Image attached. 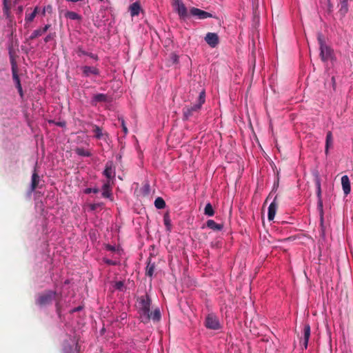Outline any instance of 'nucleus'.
<instances>
[{
	"label": "nucleus",
	"mask_w": 353,
	"mask_h": 353,
	"mask_svg": "<svg viewBox=\"0 0 353 353\" xmlns=\"http://www.w3.org/2000/svg\"><path fill=\"white\" fill-rule=\"evenodd\" d=\"M137 309L142 321L148 322L150 319L159 321L161 319V313L158 308L154 311L150 310L152 300L148 294L139 296L137 299Z\"/></svg>",
	"instance_id": "obj_1"
},
{
	"label": "nucleus",
	"mask_w": 353,
	"mask_h": 353,
	"mask_svg": "<svg viewBox=\"0 0 353 353\" xmlns=\"http://www.w3.org/2000/svg\"><path fill=\"white\" fill-rule=\"evenodd\" d=\"M205 101V94L204 91L200 92L199 98L194 104L185 105L182 109L183 120L188 121L192 117H196Z\"/></svg>",
	"instance_id": "obj_2"
},
{
	"label": "nucleus",
	"mask_w": 353,
	"mask_h": 353,
	"mask_svg": "<svg viewBox=\"0 0 353 353\" xmlns=\"http://www.w3.org/2000/svg\"><path fill=\"white\" fill-rule=\"evenodd\" d=\"M53 300H56L57 310H59V299H57V293L55 291L47 290L38 295L36 299V304L41 306H46L50 305Z\"/></svg>",
	"instance_id": "obj_3"
},
{
	"label": "nucleus",
	"mask_w": 353,
	"mask_h": 353,
	"mask_svg": "<svg viewBox=\"0 0 353 353\" xmlns=\"http://www.w3.org/2000/svg\"><path fill=\"white\" fill-rule=\"evenodd\" d=\"M320 47V57L323 62L332 59L333 57V50L330 47L326 45L325 38L321 33H319L317 36Z\"/></svg>",
	"instance_id": "obj_4"
},
{
	"label": "nucleus",
	"mask_w": 353,
	"mask_h": 353,
	"mask_svg": "<svg viewBox=\"0 0 353 353\" xmlns=\"http://www.w3.org/2000/svg\"><path fill=\"white\" fill-rule=\"evenodd\" d=\"M315 185L316 187V194L318 197V203H317V209L319 212L320 214V220L321 223H323V201L321 199V179L317 174L315 177Z\"/></svg>",
	"instance_id": "obj_5"
},
{
	"label": "nucleus",
	"mask_w": 353,
	"mask_h": 353,
	"mask_svg": "<svg viewBox=\"0 0 353 353\" xmlns=\"http://www.w3.org/2000/svg\"><path fill=\"white\" fill-rule=\"evenodd\" d=\"M205 325L208 329L214 330H219L221 327L218 317L213 314H210L206 316Z\"/></svg>",
	"instance_id": "obj_6"
},
{
	"label": "nucleus",
	"mask_w": 353,
	"mask_h": 353,
	"mask_svg": "<svg viewBox=\"0 0 353 353\" xmlns=\"http://www.w3.org/2000/svg\"><path fill=\"white\" fill-rule=\"evenodd\" d=\"M173 6L181 18L188 17V10L184 3L181 0H174Z\"/></svg>",
	"instance_id": "obj_7"
},
{
	"label": "nucleus",
	"mask_w": 353,
	"mask_h": 353,
	"mask_svg": "<svg viewBox=\"0 0 353 353\" xmlns=\"http://www.w3.org/2000/svg\"><path fill=\"white\" fill-rule=\"evenodd\" d=\"M190 13L191 15L196 17L199 19H205L213 17L211 13L194 7L190 10Z\"/></svg>",
	"instance_id": "obj_8"
},
{
	"label": "nucleus",
	"mask_w": 353,
	"mask_h": 353,
	"mask_svg": "<svg viewBox=\"0 0 353 353\" xmlns=\"http://www.w3.org/2000/svg\"><path fill=\"white\" fill-rule=\"evenodd\" d=\"M204 39L211 48H215L219 43V36L214 32L207 33Z\"/></svg>",
	"instance_id": "obj_9"
},
{
	"label": "nucleus",
	"mask_w": 353,
	"mask_h": 353,
	"mask_svg": "<svg viewBox=\"0 0 353 353\" xmlns=\"http://www.w3.org/2000/svg\"><path fill=\"white\" fill-rule=\"evenodd\" d=\"M103 175L108 179H112L115 176V167L112 161H108L105 164Z\"/></svg>",
	"instance_id": "obj_10"
},
{
	"label": "nucleus",
	"mask_w": 353,
	"mask_h": 353,
	"mask_svg": "<svg viewBox=\"0 0 353 353\" xmlns=\"http://www.w3.org/2000/svg\"><path fill=\"white\" fill-rule=\"evenodd\" d=\"M11 63H12V79L15 83L16 88H17V90H19V89L22 88V87H21L19 77L18 75L17 67L16 63L14 62V60H12Z\"/></svg>",
	"instance_id": "obj_11"
},
{
	"label": "nucleus",
	"mask_w": 353,
	"mask_h": 353,
	"mask_svg": "<svg viewBox=\"0 0 353 353\" xmlns=\"http://www.w3.org/2000/svg\"><path fill=\"white\" fill-rule=\"evenodd\" d=\"M81 70L84 77H89L91 74L97 76L100 73L99 70L96 67L85 65L81 68Z\"/></svg>",
	"instance_id": "obj_12"
},
{
	"label": "nucleus",
	"mask_w": 353,
	"mask_h": 353,
	"mask_svg": "<svg viewBox=\"0 0 353 353\" xmlns=\"http://www.w3.org/2000/svg\"><path fill=\"white\" fill-rule=\"evenodd\" d=\"M310 336V326L309 324H305L303 328V339L301 341V344L304 349H307L308 341Z\"/></svg>",
	"instance_id": "obj_13"
},
{
	"label": "nucleus",
	"mask_w": 353,
	"mask_h": 353,
	"mask_svg": "<svg viewBox=\"0 0 353 353\" xmlns=\"http://www.w3.org/2000/svg\"><path fill=\"white\" fill-rule=\"evenodd\" d=\"M276 197L274 198V201L270 203L268 207V218L269 221H272L274 219L278 204L276 202Z\"/></svg>",
	"instance_id": "obj_14"
},
{
	"label": "nucleus",
	"mask_w": 353,
	"mask_h": 353,
	"mask_svg": "<svg viewBox=\"0 0 353 353\" xmlns=\"http://www.w3.org/2000/svg\"><path fill=\"white\" fill-rule=\"evenodd\" d=\"M341 184L344 194L345 195L350 194L351 191L350 181L347 175H344L341 177Z\"/></svg>",
	"instance_id": "obj_15"
},
{
	"label": "nucleus",
	"mask_w": 353,
	"mask_h": 353,
	"mask_svg": "<svg viewBox=\"0 0 353 353\" xmlns=\"http://www.w3.org/2000/svg\"><path fill=\"white\" fill-rule=\"evenodd\" d=\"M108 101V96L105 94H97L93 96L91 100V104L94 106L97 105L98 103H103Z\"/></svg>",
	"instance_id": "obj_16"
},
{
	"label": "nucleus",
	"mask_w": 353,
	"mask_h": 353,
	"mask_svg": "<svg viewBox=\"0 0 353 353\" xmlns=\"http://www.w3.org/2000/svg\"><path fill=\"white\" fill-rule=\"evenodd\" d=\"M339 13L341 16L344 17L348 12V3L347 0H339Z\"/></svg>",
	"instance_id": "obj_17"
},
{
	"label": "nucleus",
	"mask_w": 353,
	"mask_h": 353,
	"mask_svg": "<svg viewBox=\"0 0 353 353\" xmlns=\"http://www.w3.org/2000/svg\"><path fill=\"white\" fill-rule=\"evenodd\" d=\"M129 10L132 17L139 15L141 10L140 3L139 2L132 3L129 7Z\"/></svg>",
	"instance_id": "obj_18"
},
{
	"label": "nucleus",
	"mask_w": 353,
	"mask_h": 353,
	"mask_svg": "<svg viewBox=\"0 0 353 353\" xmlns=\"http://www.w3.org/2000/svg\"><path fill=\"white\" fill-rule=\"evenodd\" d=\"M206 226L214 231H220L223 229V225L216 223L214 220L209 219L206 222Z\"/></svg>",
	"instance_id": "obj_19"
},
{
	"label": "nucleus",
	"mask_w": 353,
	"mask_h": 353,
	"mask_svg": "<svg viewBox=\"0 0 353 353\" xmlns=\"http://www.w3.org/2000/svg\"><path fill=\"white\" fill-rule=\"evenodd\" d=\"M102 196L104 198H110L112 196V192L110 185V181L105 183L102 187Z\"/></svg>",
	"instance_id": "obj_20"
},
{
	"label": "nucleus",
	"mask_w": 353,
	"mask_h": 353,
	"mask_svg": "<svg viewBox=\"0 0 353 353\" xmlns=\"http://www.w3.org/2000/svg\"><path fill=\"white\" fill-rule=\"evenodd\" d=\"M3 13L7 19L11 17L10 4L8 0H3Z\"/></svg>",
	"instance_id": "obj_21"
},
{
	"label": "nucleus",
	"mask_w": 353,
	"mask_h": 353,
	"mask_svg": "<svg viewBox=\"0 0 353 353\" xmlns=\"http://www.w3.org/2000/svg\"><path fill=\"white\" fill-rule=\"evenodd\" d=\"M74 152L77 154L81 157H89L92 156V152L90 150L85 149L83 148L77 147L74 149Z\"/></svg>",
	"instance_id": "obj_22"
},
{
	"label": "nucleus",
	"mask_w": 353,
	"mask_h": 353,
	"mask_svg": "<svg viewBox=\"0 0 353 353\" xmlns=\"http://www.w3.org/2000/svg\"><path fill=\"white\" fill-rule=\"evenodd\" d=\"M39 183V176L38 175L36 170H34L32 175L31 191H34L38 187Z\"/></svg>",
	"instance_id": "obj_23"
},
{
	"label": "nucleus",
	"mask_w": 353,
	"mask_h": 353,
	"mask_svg": "<svg viewBox=\"0 0 353 353\" xmlns=\"http://www.w3.org/2000/svg\"><path fill=\"white\" fill-rule=\"evenodd\" d=\"M155 269V265L154 263H151V260L150 259L145 270V274L148 276L152 277L153 276L154 272Z\"/></svg>",
	"instance_id": "obj_24"
},
{
	"label": "nucleus",
	"mask_w": 353,
	"mask_h": 353,
	"mask_svg": "<svg viewBox=\"0 0 353 353\" xmlns=\"http://www.w3.org/2000/svg\"><path fill=\"white\" fill-rule=\"evenodd\" d=\"M333 143V137L332 134L330 131H328L326 134V140H325V153L327 154L329 147L332 145Z\"/></svg>",
	"instance_id": "obj_25"
},
{
	"label": "nucleus",
	"mask_w": 353,
	"mask_h": 353,
	"mask_svg": "<svg viewBox=\"0 0 353 353\" xmlns=\"http://www.w3.org/2000/svg\"><path fill=\"white\" fill-rule=\"evenodd\" d=\"M65 17L72 20H81V17L79 14L73 11H67L65 13Z\"/></svg>",
	"instance_id": "obj_26"
},
{
	"label": "nucleus",
	"mask_w": 353,
	"mask_h": 353,
	"mask_svg": "<svg viewBox=\"0 0 353 353\" xmlns=\"http://www.w3.org/2000/svg\"><path fill=\"white\" fill-rule=\"evenodd\" d=\"M154 206L157 209H163L165 207V202L161 197H157L154 201Z\"/></svg>",
	"instance_id": "obj_27"
},
{
	"label": "nucleus",
	"mask_w": 353,
	"mask_h": 353,
	"mask_svg": "<svg viewBox=\"0 0 353 353\" xmlns=\"http://www.w3.org/2000/svg\"><path fill=\"white\" fill-rule=\"evenodd\" d=\"M204 214L208 216H212L214 214V210L210 203L206 204L204 209Z\"/></svg>",
	"instance_id": "obj_28"
},
{
	"label": "nucleus",
	"mask_w": 353,
	"mask_h": 353,
	"mask_svg": "<svg viewBox=\"0 0 353 353\" xmlns=\"http://www.w3.org/2000/svg\"><path fill=\"white\" fill-rule=\"evenodd\" d=\"M93 132L94 133V136L97 139H101L103 137L102 130L98 125H94Z\"/></svg>",
	"instance_id": "obj_29"
},
{
	"label": "nucleus",
	"mask_w": 353,
	"mask_h": 353,
	"mask_svg": "<svg viewBox=\"0 0 353 353\" xmlns=\"http://www.w3.org/2000/svg\"><path fill=\"white\" fill-rule=\"evenodd\" d=\"M50 27H51L50 24H46L44 27L39 28L35 30L37 31V34L38 37L43 35L45 32H46L49 30V28Z\"/></svg>",
	"instance_id": "obj_30"
},
{
	"label": "nucleus",
	"mask_w": 353,
	"mask_h": 353,
	"mask_svg": "<svg viewBox=\"0 0 353 353\" xmlns=\"http://www.w3.org/2000/svg\"><path fill=\"white\" fill-rule=\"evenodd\" d=\"M163 223L168 230H170L171 221L168 214H165L163 216Z\"/></svg>",
	"instance_id": "obj_31"
},
{
	"label": "nucleus",
	"mask_w": 353,
	"mask_h": 353,
	"mask_svg": "<svg viewBox=\"0 0 353 353\" xmlns=\"http://www.w3.org/2000/svg\"><path fill=\"white\" fill-rule=\"evenodd\" d=\"M35 14L34 13H30V14H26V17H25V21L26 23H30L32 22L34 19L35 18Z\"/></svg>",
	"instance_id": "obj_32"
},
{
	"label": "nucleus",
	"mask_w": 353,
	"mask_h": 353,
	"mask_svg": "<svg viewBox=\"0 0 353 353\" xmlns=\"http://www.w3.org/2000/svg\"><path fill=\"white\" fill-rule=\"evenodd\" d=\"M56 37V33L55 32H53V33H49L45 38H44V42L45 43H48L50 42V41L53 40Z\"/></svg>",
	"instance_id": "obj_33"
},
{
	"label": "nucleus",
	"mask_w": 353,
	"mask_h": 353,
	"mask_svg": "<svg viewBox=\"0 0 353 353\" xmlns=\"http://www.w3.org/2000/svg\"><path fill=\"white\" fill-rule=\"evenodd\" d=\"M119 120L121 121V125L123 133L125 134H127L128 133V130L125 125L124 119L123 118H119Z\"/></svg>",
	"instance_id": "obj_34"
},
{
	"label": "nucleus",
	"mask_w": 353,
	"mask_h": 353,
	"mask_svg": "<svg viewBox=\"0 0 353 353\" xmlns=\"http://www.w3.org/2000/svg\"><path fill=\"white\" fill-rule=\"evenodd\" d=\"M77 54L79 57H81L82 55H88V52H85L82 47L79 46L76 50Z\"/></svg>",
	"instance_id": "obj_35"
},
{
	"label": "nucleus",
	"mask_w": 353,
	"mask_h": 353,
	"mask_svg": "<svg viewBox=\"0 0 353 353\" xmlns=\"http://www.w3.org/2000/svg\"><path fill=\"white\" fill-rule=\"evenodd\" d=\"M124 285V283L121 281H117L114 284V288L119 290H122Z\"/></svg>",
	"instance_id": "obj_36"
},
{
	"label": "nucleus",
	"mask_w": 353,
	"mask_h": 353,
	"mask_svg": "<svg viewBox=\"0 0 353 353\" xmlns=\"http://www.w3.org/2000/svg\"><path fill=\"white\" fill-rule=\"evenodd\" d=\"M99 189H98V188H86V189L85 190V194H90V193H91V192H93V193L97 194V193H98V192H99Z\"/></svg>",
	"instance_id": "obj_37"
},
{
	"label": "nucleus",
	"mask_w": 353,
	"mask_h": 353,
	"mask_svg": "<svg viewBox=\"0 0 353 353\" xmlns=\"http://www.w3.org/2000/svg\"><path fill=\"white\" fill-rule=\"evenodd\" d=\"M105 248L108 251H110V252H116L118 250V248H117L115 246H113V245H111L109 244L106 245Z\"/></svg>",
	"instance_id": "obj_38"
},
{
	"label": "nucleus",
	"mask_w": 353,
	"mask_h": 353,
	"mask_svg": "<svg viewBox=\"0 0 353 353\" xmlns=\"http://www.w3.org/2000/svg\"><path fill=\"white\" fill-rule=\"evenodd\" d=\"M37 37H38V35H37V31H36V30H34V31L32 32L31 35L30 36L29 39H30V40H33V39H36V38H37Z\"/></svg>",
	"instance_id": "obj_39"
},
{
	"label": "nucleus",
	"mask_w": 353,
	"mask_h": 353,
	"mask_svg": "<svg viewBox=\"0 0 353 353\" xmlns=\"http://www.w3.org/2000/svg\"><path fill=\"white\" fill-rule=\"evenodd\" d=\"M37 37H38V35H37V31H36V30H34V31L32 32L31 35L30 36L29 39H30V40H33V39H36V38H37Z\"/></svg>",
	"instance_id": "obj_40"
},
{
	"label": "nucleus",
	"mask_w": 353,
	"mask_h": 353,
	"mask_svg": "<svg viewBox=\"0 0 353 353\" xmlns=\"http://www.w3.org/2000/svg\"><path fill=\"white\" fill-rule=\"evenodd\" d=\"M100 206L99 203H93L90 205V208L91 210H96L98 207Z\"/></svg>",
	"instance_id": "obj_41"
},
{
	"label": "nucleus",
	"mask_w": 353,
	"mask_h": 353,
	"mask_svg": "<svg viewBox=\"0 0 353 353\" xmlns=\"http://www.w3.org/2000/svg\"><path fill=\"white\" fill-rule=\"evenodd\" d=\"M103 261H104V262H105L106 264H108V265H115L117 264V263H116V262H114V261H112V260H110V259H105Z\"/></svg>",
	"instance_id": "obj_42"
},
{
	"label": "nucleus",
	"mask_w": 353,
	"mask_h": 353,
	"mask_svg": "<svg viewBox=\"0 0 353 353\" xmlns=\"http://www.w3.org/2000/svg\"><path fill=\"white\" fill-rule=\"evenodd\" d=\"M88 57H90V58L94 59V60H98L99 59V57L97 54H94L93 53H88V54L87 55Z\"/></svg>",
	"instance_id": "obj_43"
},
{
	"label": "nucleus",
	"mask_w": 353,
	"mask_h": 353,
	"mask_svg": "<svg viewBox=\"0 0 353 353\" xmlns=\"http://www.w3.org/2000/svg\"><path fill=\"white\" fill-rule=\"evenodd\" d=\"M18 92H19V94L20 95V97L22 98L23 97V89L21 88V89H19L17 90Z\"/></svg>",
	"instance_id": "obj_44"
},
{
	"label": "nucleus",
	"mask_w": 353,
	"mask_h": 353,
	"mask_svg": "<svg viewBox=\"0 0 353 353\" xmlns=\"http://www.w3.org/2000/svg\"><path fill=\"white\" fill-rule=\"evenodd\" d=\"M81 309H82V307L81 306H79L77 307L74 308L72 312H78V311L81 310Z\"/></svg>",
	"instance_id": "obj_45"
},
{
	"label": "nucleus",
	"mask_w": 353,
	"mask_h": 353,
	"mask_svg": "<svg viewBox=\"0 0 353 353\" xmlns=\"http://www.w3.org/2000/svg\"><path fill=\"white\" fill-rule=\"evenodd\" d=\"M38 11H39V8L37 6L34 8V10L32 11V13H34L35 16H36L38 13Z\"/></svg>",
	"instance_id": "obj_46"
},
{
	"label": "nucleus",
	"mask_w": 353,
	"mask_h": 353,
	"mask_svg": "<svg viewBox=\"0 0 353 353\" xmlns=\"http://www.w3.org/2000/svg\"><path fill=\"white\" fill-rule=\"evenodd\" d=\"M57 125L59 126L63 127L65 125V123L58 122V123H57Z\"/></svg>",
	"instance_id": "obj_47"
},
{
	"label": "nucleus",
	"mask_w": 353,
	"mask_h": 353,
	"mask_svg": "<svg viewBox=\"0 0 353 353\" xmlns=\"http://www.w3.org/2000/svg\"><path fill=\"white\" fill-rule=\"evenodd\" d=\"M173 60L174 62H176L177 61V59H178V57L175 54L173 55Z\"/></svg>",
	"instance_id": "obj_48"
},
{
	"label": "nucleus",
	"mask_w": 353,
	"mask_h": 353,
	"mask_svg": "<svg viewBox=\"0 0 353 353\" xmlns=\"http://www.w3.org/2000/svg\"><path fill=\"white\" fill-rule=\"evenodd\" d=\"M45 13H46V10L44 8L43 10V14L45 15Z\"/></svg>",
	"instance_id": "obj_49"
},
{
	"label": "nucleus",
	"mask_w": 353,
	"mask_h": 353,
	"mask_svg": "<svg viewBox=\"0 0 353 353\" xmlns=\"http://www.w3.org/2000/svg\"><path fill=\"white\" fill-rule=\"evenodd\" d=\"M19 10L22 11V7H19Z\"/></svg>",
	"instance_id": "obj_50"
},
{
	"label": "nucleus",
	"mask_w": 353,
	"mask_h": 353,
	"mask_svg": "<svg viewBox=\"0 0 353 353\" xmlns=\"http://www.w3.org/2000/svg\"><path fill=\"white\" fill-rule=\"evenodd\" d=\"M100 1H103V0H99Z\"/></svg>",
	"instance_id": "obj_51"
}]
</instances>
